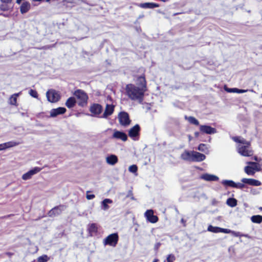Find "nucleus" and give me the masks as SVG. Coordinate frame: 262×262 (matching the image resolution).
I'll list each match as a JSON object with an SVG mask.
<instances>
[{
	"mask_svg": "<svg viewBox=\"0 0 262 262\" xmlns=\"http://www.w3.org/2000/svg\"><path fill=\"white\" fill-rule=\"evenodd\" d=\"M76 101L74 97H70L69 98L66 102V106L69 108H73L75 105H76Z\"/></svg>",
	"mask_w": 262,
	"mask_h": 262,
	"instance_id": "nucleus-21",
	"label": "nucleus"
},
{
	"mask_svg": "<svg viewBox=\"0 0 262 262\" xmlns=\"http://www.w3.org/2000/svg\"><path fill=\"white\" fill-rule=\"evenodd\" d=\"M7 148L12 146L11 142H7Z\"/></svg>",
	"mask_w": 262,
	"mask_h": 262,
	"instance_id": "nucleus-55",
	"label": "nucleus"
},
{
	"mask_svg": "<svg viewBox=\"0 0 262 262\" xmlns=\"http://www.w3.org/2000/svg\"><path fill=\"white\" fill-rule=\"evenodd\" d=\"M138 167L136 165H132L129 167V171L135 173L137 171Z\"/></svg>",
	"mask_w": 262,
	"mask_h": 262,
	"instance_id": "nucleus-42",
	"label": "nucleus"
},
{
	"mask_svg": "<svg viewBox=\"0 0 262 262\" xmlns=\"http://www.w3.org/2000/svg\"><path fill=\"white\" fill-rule=\"evenodd\" d=\"M248 144H244L242 146H239L238 147V152L243 156L250 157L253 155V151L250 149V143L248 141Z\"/></svg>",
	"mask_w": 262,
	"mask_h": 262,
	"instance_id": "nucleus-5",
	"label": "nucleus"
},
{
	"mask_svg": "<svg viewBox=\"0 0 262 262\" xmlns=\"http://www.w3.org/2000/svg\"><path fill=\"white\" fill-rule=\"evenodd\" d=\"M207 230L208 231L213 233H219L220 232L221 228L219 227H214L212 225H209L208 227Z\"/></svg>",
	"mask_w": 262,
	"mask_h": 262,
	"instance_id": "nucleus-34",
	"label": "nucleus"
},
{
	"mask_svg": "<svg viewBox=\"0 0 262 262\" xmlns=\"http://www.w3.org/2000/svg\"><path fill=\"white\" fill-rule=\"evenodd\" d=\"M146 91V90L131 83L127 84L125 88L126 94L128 98L134 101H138L140 103L143 101L144 94Z\"/></svg>",
	"mask_w": 262,
	"mask_h": 262,
	"instance_id": "nucleus-1",
	"label": "nucleus"
},
{
	"mask_svg": "<svg viewBox=\"0 0 262 262\" xmlns=\"http://www.w3.org/2000/svg\"><path fill=\"white\" fill-rule=\"evenodd\" d=\"M89 233L92 235L93 234H96L98 232V226L96 223L89 224L88 227Z\"/></svg>",
	"mask_w": 262,
	"mask_h": 262,
	"instance_id": "nucleus-22",
	"label": "nucleus"
},
{
	"mask_svg": "<svg viewBox=\"0 0 262 262\" xmlns=\"http://www.w3.org/2000/svg\"><path fill=\"white\" fill-rule=\"evenodd\" d=\"M231 233L232 234V235H233L234 236H235L236 237H242V236H246V237L247 236V235H246L241 234L239 232H235V231H232Z\"/></svg>",
	"mask_w": 262,
	"mask_h": 262,
	"instance_id": "nucleus-44",
	"label": "nucleus"
},
{
	"mask_svg": "<svg viewBox=\"0 0 262 262\" xmlns=\"http://www.w3.org/2000/svg\"><path fill=\"white\" fill-rule=\"evenodd\" d=\"M161 1L165 2V0H161Z\"/></svg>",
	"mask_w": 262,
	"mask_h": 262,
	"instance_id": "nucleus-59",
	"label": "nucleus"
},
{
	"mask_svg": "<svg viewBox=\"0 0 262 262\" xmlns=\"http://www.w3.org/2000/svg\"><path fill=\"white\" fill-rule=\"evenodd\" d=\"M259 209L260 210L262 211V207H260L259 208Z\"/></svg>",
	"mask_w": 262,
	"mask_h": 262,
	"instance_id": "nucleus-57",
	"label": "nucleus"
},
{
	"mask_svg": "<svg viewBox=\"0 0 262 262\" xmlns=\"http://www.w3.org/2000/svg\"><path fill=\"white\" fill-rule=\"evenodd\" d=\"M29 94L33 98H38V94L37 93V92L35 90H33V89H31L30 91H29Z\"/></svg>",
	"mask_w": 262,
	"mask_h": 262,
	"instance_id": "nucleus-40",
	"label": "nucleus"
},
{
	"mask_svg": "<svg viewBox=\"0 0 262 262\" xmlns=\"http://www.w3.org/2000/svg\"><path fill=\"white\" fill-rule=\"evenodd\" d=\"M50 1V0H46V1L47 2H49Z\"/></svg>",
	"mask_w": 262,
	"mask_h": 262,
	"instance_id": "nucleus-58",
	"label": "nucleus"
},
{
	"mask_svg": "<svg viewBox=\"0 0 262 262\" xmlns=\"http://www.w3.org/2000/svg\"><path fill=\"white\" fill-rule=\"evenodd\" d=\"M118 159L116 155H112L106 158V162L111 165H114L118 162Z\"/></svg>",
	"mask_w": 262,
	"mask_h": 262,
	"instance_id": "nucleus-25",
	"label": "nucleus"
},
{
	"mask_svg": "<svg viewBox=\"0 0 262 262\" xmlns=\"http://www.w3.org/2000/svg\"><path fill=\"white\" fill-rule=\"evenodd\" d=\"M237 201L234 198H229L227 200L226 204L230 207H234L237 205Z\"/></svg>",
	"mask_w": 262,
	"mask_h": 262,
	"instance_id": "nucleus-30",
	"label": "nucleus"
},
{
	"mask_svg": "<svg viewBox=\"0 0 262 262\" xmlns=\"http://www.w3.org/2000/svg\"><path fill=\"white\" fill-rule=\"evenodd\" d=\"M199 129L202 134L211 135L215 134L217 132L215 128L207 125H200Z\"/></svg>",
	"mask_w": 262,
	"mask_h": 262,
	"instance_id": "nucleus-9",
	"label": "nucleus"
},
{
	"mask_svg": "<svg viewBox=\"0 0 262 262\" xmlns=\"http://www.w3.org/2000/svg\"><path fill=\"white\" fill-rule=\"evenodd\" d=\"M42 168L38 167H35L34 168L30 170L27 172L24 173L22 176V179L24 180H27L29 179H30L32 176L34 174L39 172Z\"/></svg>",
	"mask_w": 262,
	"mask_h": 262,
	"instance_id": "nucleus-11",
	"label": "nucleus"
},
{
	"mask_svg": "<svg viewBox=\"0 0 262 262\" xmlns=\"http://www.w3.org/2000/svg\"><path fill=\"white\" fill-rule=\"evenodd\" d=\"M127 197H129L132 200H135V198L134 196V194H133V193L132 191H129L128 192V194L127 195Z\"/></svg>",
	"mask_w": 262,
	"mask_h": 262,
	"instance_id": "nucleus-48",
	"label": "nucleus"
},
{
	"mask_svg": "<svg viewBox=\"0 0 262 262\" xmlns=\"http://www.w3.org/2000/svg\"><path fill=\"white\" fill-rule=\"evenodd\" d=\"M161 244L160 242L157 243L154 246V249L155 251H158L161 246Z\"/></svg>",
	"mask_w": 262,
	"mask_h": 262,
	"instance_id": "nucleus-47",
	"label": "nucleus"
},
{
	"mask_svg": "<svg viewBox=\"0 0 262 262\" xmlns=\"http://www.w3.org/2000/svg\"><path fill=\"white\" fill-rule=\"evenodd\" d=\"M232 139L234 142L236 143H242L243 144H248V141L241 137L235 136L233 137Z\"/></svg>",
	"mask_w": 262,
	"mask_h": 262,
	"instance_id": "nucleus-28",
	"label": "nucleus"
},
{
	"mask_svg": "<svg viewBox=\"0 0 262 262\" xmlns=\"http://www.w3.org/2000/svg\"><path fill=\"white\" fill-rule=\"evenodd\" d=\"M194 137L195 138H198L199 135H200V133L198 132H195L194 133Z\"/></svg>",
	"mask_w": 262,
	"mask_h": 262,
	"instance_id": "nucleus-54",
	"label": "nucleus"
},
{
	"mask_svg": "<svg viewBox=\"0 0 262 262\" xmlns=\"http://www.w3.org/2000/svg\"><path fill=\"white\" fill-rule=\"evenodd\" d=\"M137 84L140 88H142L146 91L147 90V82L144 74L137 78Z\"/></svg>",
	"mask_w": 262,
	"mask_h": 262,
	"instance_id": "nucleus-18",
	"label": "nucleus"
},
{
	"mask_svg": "<svg viewBox=\"0 0 262 262\" xmlns=\"http://www.w3.org/2000/svg\"><path fill=\"white\" fill-rule=\"evenodd\" d=\"M220 232H222V233H230L232 232V231L229 229L221 228Z\"/></svg>",
	"mask_w": 262,
	"mask_h": 262,
	"instance_id": "nucleus-45",
	"label": "nucleus"
},
{
	"mask_svg": "<svg viewBox=\"0 0 262 262\" xmlns=\"http://www.w3.org/2000/svg\"><path fill=\"white\" fill-rule=\"evenodd\" d=\"M74 95L78 99L79 106L84 107L87 105L89 97L84 91L78 89L74 92Z\"/></svg>",
	"mask_w": 262,
	"mask_h": 262,
	"instance_id": "nucleus-2",
	"label": "nucleus"
},
{
	"mask_svg": "<svg viewBox=\"0 0 262 262\" xmlns=\"http://www.w3.org/2000/svg\"><path fill=\"white\" fill-rule=\"evenodd\" d=\"M222 183L225 186H228L232 188H234L235 186V183L232 180H223Z\"/></svg>",
	"mask_w": 262,
	"mask_h": 262,
	"instance_id": "nucleus-33",
	"label": "nucleus"
},
{
	"mask_svg": "<svg viewBox=\"0 0 262 262\" xmlns=\"http://www.w3.org/2000/svg\"><path fill=\"white\" fill-rule=\"evenodd\" d=\"M141 127L139 124H136L130 128L128 130V136L130 138L135 139L136 137H139Z\"/></svg>",
	"mask_w": 262,
	"mask_h": 262,
	"instance_id": "nucleus-10",
	"label": "nucleus"
},
{
	"mask_svg": "<svg viewBox=\"0 0 262 262\" xmlns=\"http://www.w3.org/2000/svg\"><path fill=\"white\" fill-rule=\"evenodd\" d=\"M11 3H2L0 5V9L1 10L3 11H8L10 8L11 7L9 5Z\"/></svg>",
	"mask_w": 262,
	"mask_h": 262,
	"instance_id": "nucleus-35",
	"label": "nucleus"
},
{
	"mask_svg": "<svg viewBox=\"0 0 262 262\" xmlns=\"http://www.w3.org/2000/svg\"><path fill=\"white\" fill-rule=\"evenodd\" d=\"M49 259V258L47 255H43L38 257V262H47Z\"/></svg>",
	"mask_w": 262,
	"mask_h": 262,
	"instance_id": "nucleus-37",
	"label": "nucleus"
},
{
	"mask_svg": "<svg viewBox=\"0 0 262 262\" xmlns=\"http://www.w3.org/2000/svg\"><path fill=\"white\" fill-rule=\"evenodd\" d=\"M198 149L200 151H201L202 152H206L207 150H208V148L207 147V146L206 144H203V143H201L200 144L198 147Z\"/></svg>",
	"mask_w": 262,
	"mask_h": 262,
	"instance_id": "nucleus-38",
	"label": "nucleus"
},
{
	"mask_svg": "<svg viewBox=\"0 0 262 262\" xmlns=\"http://www.w3.org/2000/svg\"><path fill=\"white\" fill-rule=\"evenodd\" d=\"M206 159L205 155L200 152L192 151V158L191 161L202 162Z\"/></svg>",
	"mask_w": 262,
	"mask_h": 262,
	"instance_id": "nucleus-13",
	"label": "nucleus"
},
{
	"mask_svg": "<svg viewBox=\"0 0 262 262\" xmlns=\"http://www.w3.org/2000/svg\"><path fill=\"white\" fill-rule=\"evenodd\" d=\"M46 96L48 100L52 103L58 101L60 98V94L55 90L51 89L47 91Z\"/></svg>",
	"mask_w": 262,
	"mask_h": 262,
	"instance_id": "nucleus-4",
	"label": "nucleus"
},
{
	"mask_svg": "<svg viewBox=\"0 0 262 262\" xmlns=\"http://www.w3.org/2000/svg\"><path fill=\"white\" fill-rule=\"evenodd\" d=\"M185 118L188 120V121L190 123L194 124L196 126H200L199 121L194 117L193 116H185Z\"/></svg>",
	"mask_w": 262,
	"mask_h": 262,
	"instance_id": "nucleus-27",
	"label": "nucleus"
},
{
	"mask_svg": "<svg viewBox=\"0 0 262 262\" xmlns=\"http://www.w3.org/2000/svg\"><path fill=\"white\" fill-rule=\"evenodd\" d=\"M115 110V105L113 104H107L106 105L104 112L102 115V118H107L108 116L112 115Z\"/></svg>",
	"mask_w": 262,
	"mask_h": 262,
	"instance_id": "nucleus-14",
	"label": "nucleus"
},
{
	"mask_svg": "<svg viewBox=\"0 0 262 262\" xmlns=\"http://www.w3.org/2000/svg\"><path fill=\"white\" fill-rule=\"evenodd\" d=\"M145 216L147 220L151 223H156L158 221V217L154 214V211L151 209L147 210L145 212Z\"/></svg>",
	"mask_w": 262,
	"mask_h": 262,
	"instance_id": "nucleus-12",
	"label": "nucleus"
},
{
	"mask_svg": "<svg viewBox=\"0 0 262 262\" xmlns=\"http://www.w3.org/2000/svg\"><path fill=\"white\" fill-rule=\"evenodd\" d=\"M248 91H250L251 92H254V91L253 90H242V89H237V88H234V90L233 91H234V93H238V94H240V93H246L247 92H248Z\"/></svg>",
	"mask_w": 262,
	"mask_h": 262,
	"instance_id": "nucleus-39",
	"label": "nucleus"
},
{
	"mask_svg": "<svg viewBox=\"0 0 262 262\" xmlns=\"http://www.w3.org/2000/svg\"><path fill=\"white\" fill-rule=\"evenodd\" d=\"M113 203V201L110 199H105L102 202V206L103 210H106L109 209L110 206L107 205L108 203L112 204Z\"/></svg>",
	"mask_w": 262,
	"mask_h": 262,
	"instance_id": "nucleus-29",
	"label": "nucleus"
},
{
	"mask_svg": "<svg viewBox=\"0 0 262 262\" xmlns=\"http://www.w3.org/2000/svg\"><path fill=\"white\" fill-rule=\"evenodd\" d=\"M66 108L63 107L52 109L50 111V117H55L57 115L63 114L66 112Z\"/></svg>",
	"mask_w": 262,
	"mask_h": 262,
	"instance_id": "nucleus-17",
	"label": "nucleus"
},
{
	"mask_svg": "<svg viewBox=\"0 0 262 262\" xmlns=\"http://www.w3.org/2000/svg\"><path fill=\"white\" fill-rule=\"evenodd\" d=\"M119 241V235L117 233L110 234L103 241L104 245L116 247Z\"/></svg>",
	"mask_w": 262,
	"mask_h": 262,
	"instance_id": "nucleus-3",
	"label": "nucleus"
},
{
	"mask_svg": "<svg viewBox=\"0 0 262 262\" xmlns=\"http://www.w3.org/2000/svg\"><path fill=\"white\" fill-rule=\"evenodd\" d=\"M13 215H14L13 214H8V215H7L3 216H0V219H7V218H9L10 216H13Z\"/></svg>",
	"mask_w": 262,
	"mask_h": 262,
	"instance_id": "nucleus-50",
	"label": "nucleus"
},
{
	"mask_svg": "<svg viewBox=\"0 0 262 262\" xmlns=\"http://www.w3.org/2000/svg\"><path fill=\"white\" fill-rule=\"evenodd\" d=\"M6 255L10 257L14 255V253L10 252H8L6 253Z\"/></svg>",
	"mask_w": 262,
	"mask_h": 262,
	"instance_id": "nucleus-53",
	"label": "nucleus"
},
{
	"mask_svg": "<svg viewBox=\"0 0 262 262\" xmlns=\"http://www.w3.org/2000/svg\"><path fill=\"white\" fill-rule=\"evenodd\" d=\"M119 121L122 126H127L131 122L129 119V115L125 112H121L118 115Z\"/></svg>",
	"mask_w": 262,
	"mask_h": 262,
	"instance_id": "nucleus-8",
	"label": "nucleus"
},
{
	"mask_svg": "<svg viewBox=\"0 0 262 262\" xmlns=\"http://www.w3.org/2000/svg\"><path fill=\"white\" fill-rule=\"evenodd\" d=\"M89 111L92 113V116L99 117L102 112L103 107L100 104L94 103L91 105Z\"/></svg>",
	"mask_w": 262,
	"mask_h": 262,
	"instance_id": "nucleus-7",
	"label": "nucleus"
},
{
	"mask_svg": "<svg viewBox=\"0 0 262 262\" xmlns=\"http://www.w3.org/2000/svg\"><path fill=\"white\" fill-rule=\"evenodd\" d=\"M261 98H262V94H261Z\"/></svg>",
	"mask_w": 262,
	"mask_h": 262,
	"instance_id": "nucleus-60",
	"label": "nucleus"
},
{
	"mask_svg": "<svg viewBox=\"0 0 262 262\" xmlns=\"http://www.w3.org/2000/svg\"><path fill=\"white\" fill-rule=\"evenodd\" d=\"M241 182L246 184L254 186H259L261 185V183L259 181L251 178H243Z\"/></svg>",
	"mask_w": 262,
	"mask_h": 262,
	"instance_id": "nucleus-15",
	"label": "nucleus"
},
{
	"mask_svg": "<svg viewBox=\"0 0 262 262\" xmlns=\"http://www.w3.org/2000/svg\"><path fill=\"white\" fill-rule=\"evenodd\" d=\"M226 91L229 93H234V91H232L234 90V88L230 89V88H226L225 89Z\"/></svg>",
	"mask_w": 262,
	"mask_h": 262,
	"instance_id": "nucleus-52",
	"label": "nucleus"
},
{
	"mask_svg": "<svg viewBox=\"0 0 262 262\" xmlns=\"http://www.w3.org/2000/svg\"><path fill=\"white\" fill-rule=\"evenodd\" d=\"M192 151L185 150L181 155V158L185 161H191Z\"/></svg>",
	"mask_w": 262,
	"mask_h": 262,
	"instance_id": "nucleus-24",
	"label": "nucleus"
},
{
	"mask_svg": "<svg viewBox=\"0 0 262 262\" xmlns=\"http://www.w3.org/2000/svg\"><path fill=\"white\" fill-rule=\"evenodd\" d=\"M251 220L253 223L260 224L262 222V216L260 215H253Z\"/></svg>",
	"mask_w": 262,
	"mask_h": 262,
	"instance_id": "nucleus-31",
	"label": "nucleus"
},
{
	"mask_svg": "<svg viewBox=\"0 0 262 262\" xmlns=\"http://www.w3.org/2000/svg\"><path fill=\"white\" fill-rule=\"evenodd\" d=\"M7 148V143H3L0 144V150H4Z\"/></svg>",
	"mask_w": 262,
	"mask_h": 262,
	"instance_id": "nucleus-49",
	"label": "nucleus"
},
{
	"mask_svg": "<svg viewBox=\"0 0 262 262\" xmlns=\"http://www.w3.org/2000/svg\"><path fill=\"white\" fill-rule=\"evenodd\" d=\"M2 3H11L12 0H0Z\"/></svg>",
	"mask_w": 262,
	"mask_h": 262,
	"instance_id": "nucleus-51",
	"label": "nucleus"
},
{
	"mask_svg": "<svg viewBox=\"0 0 262 262\" xmlns=\"http://www.w3.org/2000/svg\"><path fill=\"white\" fill-rule=\"evenodd\" d=\"M88 192H89V191H87V193H88ZM95 197V196L93 194H88V193H86V198L88 200H92V199H94Z\"/></svg>",
	"mask_w": 262,
	"mask_h": 262,
	"instance_id": "nucleus-46",
	"label": "nucleus"
},
{
	"mask_svg": "<svg viewBox=\"0 0 262 262\" xmlns=\"http://www.w3.org/2000/svg\"><path fill=\"white\" fill-rule=\"evenodd\" d=\"M244 170L248 175L253 176L255 173V171L254 170V168H253L252 166H246L244 168Z\"/></svg>",
	"mask_w": 262,
	"mask_h": 262,
	"instance_id": "nucleus-32",
	"label": "nucleus"
},
{
	"mask_svg": "<svg viewBox=\"0 0 262 262\" xmlns=\"http://www.w3.org/2000/svg\"><path fill=\"white\" fill-rule=\"evenodd\" d=\"M201 178L206 181H217L219 180V178L217 176L208 173L202 174Z\"/></svg>",
	"mask_w": 262,
	"mask_h": 262,
	"instance_id": "nucleus-19",
	"label": "nucleus"
},
{
	"mask_svg": "<svg viewBox=\"0 0 262 262\" xmlns=\"http://www.w3.org/2000/svg\"><path fill=\"white\" fill-rule=\"evenodd\" d=\"M112 137L113 138L120 139L124 142L126 141L128 139L125 133L119 130H115Z\"/></svg>",
	"mask_w": 262,
	"mask_h": 262,
	"instance_id": "nucleus-16",
	"label": "nucleus"
},
{
	"mask_svg": "<svg viewBox=\"0 0 262 262\" xmlns=\"http://www.w3.org/2000/svg\"><path fill=\"white\" fill-rule=\"evenodd\" d=\"M67 206L64 205H59L56 206L51 209L48 212V215L49 217H53L61 214L62 212L65 210Z\"/></svg>",
	"mask_w": 262,
	"mask_h": 262,
	"instance_id": "nucleus-6",
	"label": "nucleus"
},
{
	"mask_svg": "<svg viewBox=\"0 0 262 262\" xmlns=\"http://www.w3.org/2000/svg\"><path fill=\"white\" fill-rule=\"evenodd\" d=\"M159 259L157 258H155L152 262H158Z\"/></svg>",
	"mask_w": 262,
	"mask_h": 262,
	"instance_id": "nucleus-56",
	"label": "nucleus"
},
{
	"mask_svg": "<svg viewBox=\"0 0 262 262\" xmlns=\"http://www.w3.org/2000/svg\"><path fill=\"white\" fill-rule=\"evenodd\" d=\"M245 187V183H243V182H242V183H235V186L234 187V188L242 189Z\"/></svg>",
	"mask_w": 262,
	"mask_h": 262,
	"instance_id": "nucleus-43",
	"label": "nucleus"
},
{
	"mask_svg": "<svg viewBox=\"0 0 262 262\" xmlns=\"http://www.w3.org/2000/svg\"><path fill=\"white\" fill-rule=\"evenodd\" d=\"M20 94V92L18 93H15L11 96V97L9 98V103L11 105L17 106V97Z\"/></svg>",
	"mask_w": 262,
	"mask_h": 262,
	"instance_id": "nucleus-26",
	"label": "nucleus"
},
{
	"mask_svg": "<svg viewBox=\"0 0 262 262\" xmlns=\"http://www.w3.org/2000/svg\"><path fill=\"white\" fill-rule=\"evenodd\" d=\"M248 164L252 166L255 171V170L257 171H259L260 170V166L258 163L254 162H249Z\"/></svg>",
	"mask_w": 262,
	"mask_h": 262,
	"instance_id": "nucleus-36",
	"label": "nucleus"
},
{
	"mask_svg": "<svg viewBox=\"0 0 262 262\" xmlns=\"http://www.w3.org/2000/svg\"><path fill=\"white\" fill-rule=\"evenodd\" d=\"M31 8V5L28 2H25L22 3L20 7V11L21 14L27 13Z\"/></svg>",
	"mask_w": 262,
	"mask_h": 262,
	"instance_id": "nucleus-20",
	"label": "nucleus"
},
{
	"mask_svg": "<svg viewBox=\"0 0 262 262\" xmlns=\"http://www.w3.org/2000/svg\"><path fill=\"white\" fill-rule=\"evenodd\" d=\"M140 7L142 8H154L159 7V5L154 3H145L140 4Z\"/></svg>",
	"mask_w": 262,
	"mask_h": 262,
	"instance_id": "nucleus-23",
	"label": "nucleus"
},
{
	"mask_svg": "<svg viewBox=\"0 0 262 262\" xmlns=\"http://www.w3.org/2000/svg\"><path fill=\"white\" fill-rule=\"evenodd\" d=\"M176 260L174 255L172 254H170L167 255L166 261L167 262H174Z\"/></svg>",
	"mask_w": 262,
	"mask_h": 262,
	"instance_id": "nucleus-41",
	"label": "nucleus"
}]
</instances>
